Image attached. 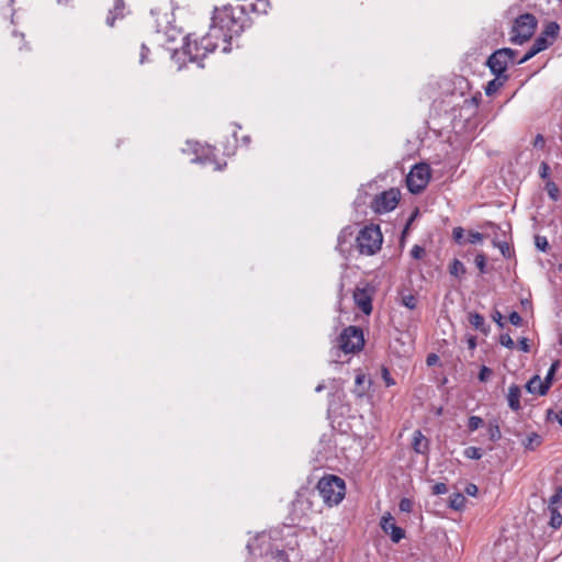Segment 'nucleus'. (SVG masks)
<instances>
[{
  "instance_id": "obj_36",
  "label": "nucleus",
  "mask_w": 562,
  "mask_h": 562,
  "mask_svg": "<svg viewBox=\"0 0 562 562\" xmlns=\"http://www.w3.org/2000/svg\"><path fill=\"white\" fill-rule=\"evenodd\" d=\"M402 304L409 310H414L417 305V300L413 294L403 295Z\"/></svg>"
},
{
  "instance_id": "obj_34",
  "label": "nucleus",
  "mask_w": 562,
  "mask_h": 562,
  "mask_svg": "<svg viewBox=\"0 0 562 562\" xmlns=\"http://www.w3.org/2000/svg\"><path fill=\"white\" fill-rule=\"evenodd\" d=\"M562 502V486L557 487L554 494L550 497L548 508L558 507L557 504Z\"/></svg>"
},
{
  "instance_id": "obj_42",
  "label": "nucleus",
  "mask_w": 562,
  "mask_h": 562,
  "mask_svg": "<svg viewBox=\"0 0 562 562\" xmlns=\"http://www.w3.org/2000/svg\"><path fill=\"white\" fill-rule=\"evenodd\" d=\"M508 321L510 322V324H513L514 326H521L522 325V318L521 316L519 315V313L517 312H512L509 315H508Z\"/></svg>"
},
{
  "instance_id": "obj_64",
  "label": "nucleus",
  "mask_w": 562,
  "mask_h": 562,
  "mask_svg": "<svg viewBox=\"0 0 562 562\" xmlns=\"http://www.w3.org/2000/svg\"><path fill=\"white\" fill-rule=\"evenodd\" d=\"M471 102H472V103H474L475 105H477V100H476V98H472V99H471Z\"/></svg>"
},
{
  "instance_id": "obj_40",
  "label": "nucleus",
  "mask_w": 562,
  "mask_h": 562,
  "mask_svg": "<svg viewBox=\"0 0 562 562\" xmlns=\"http://www.w3.org/2000/svg\"><path fill=\"white\" fill-rule=\"evenodd\" d=\"M398 507L403 513H411L413 509V502L408 498H402L400 501Z\"/></svg>"
},
{
  "instance_id": "obj_6",
  "label": "nucleus",
  "mask_w": 562,
  "mask_h": 562,
  "mask_svg": "<svg viewBox=\"0 0 562 562\" xmlns=\"http://www.w3.org/2000/svg\"><path fill=\"white\" fill-rule=\"evenodd\" d=\"M537 19L531 13L519 15L510 31V42L516 45H521L531 38L537 29Z\"/></svg>"
},
{
  "instance_id": "obj_55",
  "label": "nucleus",
  "mask_w": 562,
  "mask_h": 562,
  "mask_svg": "<svg viewBox=\"0 0 562 562\" xmlns=\"http://www.w3.org/2000/svg\"><path fill=\"white\" fill-rule=\"evenodd\" d=\"M499 249L502 251V255L507 258L512 257L514 255V250H515V248H499Z\"/></svg>"
},
{
  "instance_id": "obj_63",
  "label": "nucleus",
  "mask_w": 562,
  "mask_h": 562,
  "mask_svg": "<svg viewBox=\"0 0 562 562\" xmlns=\"http://www.w3.org/2000/svg\"><path fill=\"white\" fill-rule=\"evenodd\" d=\"M150 13H151V15H157V14H159V12H158L157 10H155V9H153V10L150 11Z\"/></svg>"
},
{
  "instance_id": "obj_20",
  "label": "nucleus",
  "mask_w": 562,
  "mask_h": 562,
  "mask_svg": "<svg viewBox=\"0 0 562 562\" xmlns=\"http://www.w3.org/2000/svg\"><path fill=\"white\" fill-rule=\"evenodd\" d=\"M469 323L479 331L483 333V334H487L488 330H490V327L485 324V319L484 317L476 313V312H471L469 313Z\"/></svg>"
},
{
  "instance_id": "obj_1",
  "label": "nucleus",
  "mask_w": 562,
  "mask_h": 562,
  "mask_svg": "<svg viewBox=\"0 0 562 562\" xmlns=\"http://www.w3.org/2000/svg\"><path fill=\"white\" fill-rule=\"evenodd\" d=\"M233 38L231 33H226L217 23L211 22L209 32L198 40H191V35H187V41L183 46L182 55L189 58V61L196 63L200 68L203 67L201 63L209 53H212L218 46V43L224 44L223 52L228 53L231 50L229 42Z\"/></svg>"
},
{
  "instance_id": "obj_38",
  "label": "nucleus",
  "mask_w": 562,
  "mask_h": 562,
  "mask_svg": "<svg viewBox=\"0 0 562 562\" xmlns=\"http://www.w3.org/2000/svg\"><path fill=\"white\" fill-rule=\"evenodd\" d=\"M541 442V438L537 434L528 436L527 441L524 443L527 449H533V446H538Z\"/></svg>"
},
{
  "instance_id": "obj_10",
  "label": "nucleus",
  "mask_w": 562,
  "mask_h": 562,
  "mask_svg": "<svg viewBox=\"0 0 562 562\" xmlns=\"http://www.w3.org/2000/svg\"><path fill=\"white\" fill-rule=\"evenodd\" d=\"M430 180V167L427 164H416L406 176V187L411 193H420Z\"/></svg>"
},
{
  "instance_id": "obj_46",
  "label": "nucleus",
  "mask_w": 562,
  "mask_h": 562,
  "mask_svg": "<svg viewBox=\"0 0 562 562\" xmlns=\"http://www.w3.org/2000/svg\"><path fill=\"white\" fill-rule=\"evenodd\" d=\"M426 254V248H412L411 256L414 259H422Z\"/></svg>"
},
{
  "instance_id": "obj_54",
  "label": "nucleus",
  "mask_w": 562,
  "mask_h": 562,
  "mask_svg": "<svg viewBox=\"0 0 562 562\" xmlns=\"http://www.w3.org/2000/svg\"><path fill=\"white\" fill-rule=\"evenodd\" d=\"M437 360H438V356L435 353H430V355H428L426 362L428 366H432L437 362Z\"/></svg>"
},
{
  "instance_id": "obj_59",
  "label": "nucleus",
  "mask_w": 562,
  "mask_h": 562,
  "mask_svg": "<svg viewBox=\"0 0 562 562\" xmlns=\"http://www.w3.org/2000/svg\"><path fill=\"white\" fill-rule=\"evenodd\" d=\"M325 387H326V386H325V384H324V383H319V384L316 386L315 392L319 393V392L324 391V390H325Z\"/></svg>"
},
{
  "instance_id": "obj_27",
  "label": "nucleus",
  "mask_w": 562,
  "mask_h": 562,
  "mask_svg": "<svg viewBox=\"0 0 562 562\" xmlns=\"http://www.w3.org/2000/svg\"><path fill=\"white\" fill-rule=\"evenodd\" d=\"M467 244L476 245L482 244L484 241V234L480 232L469 231L465 234Z\"/></svg>"
},
{
  "instance_id": "obj_49",
  "label": "nucleus",
  "mask_w": 562,
  "mask_h": 562,
  "mask_svg": "<svg viewBox=\"0 0 562 562\" xmlns=\"http://www.w3.org/2000/svg\"><path fill=\"white\" fill-rule=\"evenodd\" d=\"M549 172H550V167L547 162H542L540 165V170H539V173H540V177L542 179H546L549 177Z\"/></svg>"
},
{
  "instance_id": "obj_26",
  "label": "nucleus",
  "mask_w": 562,
  "mask_h": 562,
  "mask_svg": "<svg viewBox=\"0 0 562 562\" xmlns=\"http://www.w3.org/2000/svg\"><path fill=\"white\" fill-rule=\"evenodd\" d=\"M464 504H465V497L463 494L453 493L450 496L449 505L451 508L459 510V509L463 508Z\"/></svg>"
},
{
  "instance_id": "obj_56",
  "label": "nucleus",
  "mask_w": 562,
  "mask_h": 562,
  "mask_svg": "<svg viewBox=\"0 0 562 562\" xmlns=\"http://www.w3.org/2000/svg\"><path fill=\"white\" fill-rule=\"evenodd\" d=\"M535 246H549L546 237H536Z\"/></svg>"
},
{
  "instance_id": "obj_9",
  "label": "nucleus",
  "mask_w": 562,
  "mask_h": 562,
  "mask_svg": "<svg viewBox=\"0 0 562 562\" xmlns=\"http://www.w3.org/2000/svg\"><path fill=\"white\" fill-rule=\"evenodd\" d=\"M516 50L512 48H501L495 50L487 59L486 64L493 75L507 76L508 65L517 64Z\"/></svg>"
},
{
  "instance_id": "obj_7",
  "label": "nucleus",
  "mask_w": 562,
  "mask_h": 562,
  "mask_svg": "<svg viewBox=\"0 0 562 562\" xmlns=\"http://www.w3.org/2000/svg\"><path fill=\"white\" fill-rule=\"evenodd\" d=\"M364 346L363 331L357 326H348L338 338L337 351L353 353L360 351Z\"/></svg>"
},
{
  "instance_id": "obj_24",
  "label": "nucleus",
  "mask_w": 562,
  "mask_h": 562,
  "mask_svg": "<svg viewBox=\"0 0 562 562\" xmlns=\"http://www.w3.org/2000/svg\"><path fill=\"white\" fill-rule=\"evenodd\" d=\"M449 272L451 276L461 279L465 274V267L460 260L454 259L449 267Z\"/></svg>"
},
{
  "instance_id": "obj_41",
  "label": "nucleus",
  "mask_w": 562,
  "mask_h": 562,
  "mask_svg": "<svg viewBox=\"0 0 562 562\" xmlns=\"http://www.w3.org/2000/svg\"><path fill=\"white\" fill-rule=\"evenodd\" d=\"M492 373L493 371L488 367L483 366L479 373V380L481 382H486L491 378Z\"/></svg>"
},
{
  "instance_id": "obj_58",
  "label": "nucleus",
  "mask_w": 562,
  "mask_h": 562,
  "mask_svg": "<svg viewBox=\"0 0 562 562\" xmlns=\"http://www.w3.org/2000/svg\"><path fill=\"white\" fill-rule=\"evenodd\" d=\"M492 244L493 246H497V247H501V246H508V243L506 240H496V239H493L492 240Z\"/></svg>"
},
{
  "instance_id": "obj_33",
  "label": "nucleus",
  "mask_w": 562,
  "mask_h": 562,
  "mask_svg": "<svg viewBox=\"0 0 562 562\" xmlns=\"http://www.w3.org/2000/svg\"><path fill=\"white\" fill-rule=\"evenodd\" d=\"M559 367H560V362L557 360L551 364V367L548 370V373L543 380V382L548 383V390L550 389L551 382H552L553 376H554L557 370L559 369Z\"/></svg>"
},
{
  "instance_id": "obj_15",
  "label": "nucleus",
  "mask_w": 562,
  "mask_h": 562,
  "mask_svg": "<svg viewBox=\"0 0 562 562\" xmlns=\"http://www.w3.org/2000/svg\"><path fill=\"white\" fill-rule=\"evenodd\" d=\"M551 41L546 38L542 34H540L533 42L532 46L528 49V52L517 61V65L525 64L538 53L547 49L551 45Z\"/></svg>"
},
{
  "instance_id": "obj_32",
  "label": "nucleus",
  "mask_w": 562,
  "mask_h": 562,
  "mask_svg": "<svg viewBox=\"0 0 562 562\" xmlns=\"http://www.w3.org/2000/svg\"><path fill=\"white\" fill-rule=\"evenodd\" d=\"M483 424H484V420L481 417L470 416L469 420H468V428L472 432V431L477 430L480 427H482Z\"/></svg>"
},
{
  "instance_id": "obj_30",
  "label": "nucleus",
  "mask_w": 562,
  "mask_h": 562,
  "mask_svg": "<svg viewBox=\"0 0 562 562\" xmlns=\"http://www.w3.org/2000/svg\"><path fill=\"white\" fill-rule=\"evenodd\" d=\"M419 215V211L418 209H415L412 214L409 215V217L407 218L406 221V224H405V227L402 232V236H401V243L404 244L405 241V236L406 234L408 233L409 228H411V225L413 224V222L418 217Z\"/></svg>"
},
{
  "instance_id": "obj_21",
  "label": "nucleus",
  "mask_w": 562,
  "mask_h": 562,
  "mask_svg": "<svg viewBox=\"0 0 562 562\" xmlns=\"http://www.w3.org/2000/svg\"><path fill=\"white\" fill-rule=\"evenodd\" d=\"M494 76H495V78L493 80L488 81V83L485 87L486 95L494 94L501 87L504 86V83L508 79V76H502V75H494Z\"/></svg>"
},
{
  "instance_id": "obj_44",
  "label": "nucleus",
  "mask_w": 562,
  "mask_h": 562,
  "mask_svg": "<svg viewBox=\"0 0 562 562\" xmlns=\"http://www.w3.org/2000/svg\"><path fill=\"white\" fill-rule=\"evenodd\" d=\"M485 260H486L485 256L482 254H479L475 257V265L479 268V270L481 271V273L485 272Z\"/></svg>"
},
{
  "instance_id": "obj_13",
  "label": "nucleus",
  "mask_w": 562,
  "mask_h": 562,
  "mask_svg": "<svg viewBox=\"0 0 562 562\" xmlns=\"http://www.w3.org/2000/svg\"><path fill=\"white\" fill-rule=\"evenodd\" d=\"M381 528L385 533L390 535L395 543L400 542L405 536L404 530L395 525L394 518L390 514L382 516Z\"/></svg>"
},
{
  "instance_id": "obj_8",
  "label": "nucleus",
  "mask_w": 562,
  "mask_h": 562,
  "mask_svg": "<svg viewBox=\"0 0 562 562\" xmlns=\"http://www.w3.org/2000/svg\"><path fill=\"white\" fill-rule=\"evenodd\" d=\"M183 153H191L193 157L191 162L201 165H213L214 170H222L226 162L222 166L215 159L214 148L211 146H202L199 143L187 142V147L182 149Z\"/></svg>"
},
{
  "instance_id": "obj_61",
  "label": "nucleus",
  "mask_w": 562,
  "mask_h": 562,
  "mask_svg": "<svg viewBox=\"0 0 562 562\" xmlns=\"http://www.w3.org/2000/svg\"><path fill=\"white\" fill-rule=\"evenodd\" d=\"M363 379H364V375H362V374H358V375L356 376V383H357V384H361V383L363 382Z\"/></svg>"
},
{
  "instance_id": "obj_50",
  "label": "nucleus",
  "mask_w": 562,
  "mask_h": 562,
  "mask_svg": "<svg viewBox=\"0 0 562 562\" xmlns=\"http://www.w3.org/2000/svg\"><path fill=\"white\" fill-rule=\"evenodd\" d=\"M518 345H519V349L524 352H529L530 351V346L528 344V339L527 338H521L519 339L518 341Z\"/></svg>"
},
{
  "instance_id": "obj_12",
  "label": "nucleus",
  "mask_w": 562,
  "mask_h": 562,
  "mask_svg": "<svg viewBox=\"0 0 562 562\" xmlns=\"http://www.w3.org/2000/svg\"><path fill=\"white\" fill-rule=\"evenodd\" d=\"M383 235L379 225H366L357 232L355 246H382Z\"/></svg>"
},
{
  "instance_id": "obj_57",
  "label": "nucleus",
  "mask_w": 562,
  "mask_h": 562,
  "mask_svg": "<svg viewBox=\"0 0 562 562\" xmlns=\"http://www.w3.org/2000/svg\"><path fill=\"white\" fill-rule=\"evenodd\" d=\"M468 346L470 349H474L476 347V338L474 336H470L468 338Z\"/></svg>"
},
{
  "instance_id": "obj_11",
  "label": "nucleus",
  "mask_w": 562,
  "mask_h": 562,
  "mask_svg": "<svg viewBox=\"0 0 562 562\" xmlns=\"http://www.w3.org/2000/svg\"><path fill=\"white\" fill-rule=\"evenodd\" d=\"M401 192L398 189H390L378 194L371 207L375 213L383 214L393 211L398 204Z\"/></svg>"
},
{
  "instance_id": "obj_5",
  "label": "nucleus",
  "mask_w": 562,
  "mask_h": 562,
  "mask_svg": "<svg viewBox=\"0 0 562 562\" xmlns=\"http://www.w3.org/2000/svg\"><path fill=\"white\" fill-rule=\"evenodd\" d=\"M270 533H260L252 542L247 544V549L251 554L271 558L276 562H288V554L280 548L279 544L273 543Z\"/></svg>"
},
{
  "instance_id": "obj_62",
  "label": "nucleus",
  "mask_w": 562,
  "mask_h": 562,
  "mask_svg": "<svg viewBox=\"0 0 562 562\" xmlns=\"http://www.w3.org/2000/svg\"><path fill=\"white\" fill-rule=\"evenodd\" d=\"M224 154L227 155V156L233 155L234 154V147H232V148L225 147Z\"/></svg>"
},
{
  "instance_id": "obj_14",
  "label": "nucleus",
  "mask_w": 562,
  "mask_h": 562,
  "mask_svg": "<svg viewBox=\"0 0 562 562\" xmlns=\"http://www.w3.org/2000/svg\"><path fill=\"white\" fill-rule=\"evenodd\" d=\"M353 300L359 310L369 315L372 312V297L366 288H356L353 292Z\"/></svg>"
},
{
  "instance_id": "obj_19",
  "label": "nucleus",
  "mask_w": 562,
  "mask_h": 562,
  "mask_svg": "<svg viewBox=\"0 0 562 562\" xmlns=\"http://www.w3.org/2000/svg\"><path fill=\"white\" fill-rule=\"evenodd\" d=\"M124 9H125V3L123 0H114V8L112 10H110V12L108 14L106 24L109 26H113L116 19L123 18Z\"/></svg>"
},
{
  "instance_id": "obj_22",
  "label": "nucleus",
  "mask_w": 562,
  "mask_h": 562,
  "mask_svg": "<svg viewBox=\"0 0 562 562\" xmlns=\"http://www.w3.org/2000/svg\"><path fill=\"white\" fill-rule=\"evenodd\" d=\"M357 228L353 226H346L341 229L338 235V246H344L345 244H351V240H356Z\"/></svg>"
},
{
  "instance_id": "obj_45",
  "label": "nucleus",
  "mask_w": 562,
  "mask_h": 562,
  "mask_svg": "<svg viewBox=\"0 0 562 562\" xmlns=\"http://www.w3.org/2000/svg\"><path fill=\"white\" fill-rule=\"evenodd\" d=\"M382 378H383L386 386H392L395 384L394 379L391 376V374L386 368L382 369Z\"/></svg>"
},
{
  "instance_id": "obj_17",
  "label": "nucleus",
  "mask_w": 562,
  "mask_h": 562,
  "mask_svg": "<svg viewBox=\"0 0 562 562\" xmlns=\"http://www.w3.org/2000/svg\"><path fill=\"white\" fill-rule=\"evenodd\" d=\"M526 389L531 394L544 395L548 392V383L535 375L527 382Z\"/></svg>"
},
{
  "instance_id": "obj_52",
  "label": "nucleus",
  "mask_w": 562,
  "mask_h": 562,
  "mask_svg": "<svg viewBox=\"0 0 562 562\" xmlns=\"http://www.w3.org/2000/svg\"><path fill=\"white\" fill-rule=\"evenodd\" d=\"M546 144L544 137L541 134H538L533 140V146L536 148H543Z\"/></svg>"
},
{
  "instance_id": "obj_2",
  "label": "nucleus",
  "mask_w": 562,
  "mask_h": 562,
  "mask_svg": "<svg viewBox=\"0 0 562 562\" xmlns=\"http://www.w3.org/2000/svg\"><path fill=\"white\" fill-rule=\"evenodd\" d=\"M156 33L165 37L164 41L159 40V42L166 45L168 50L172 52L171 57L178 63L179 55L182 54L187 41L184 40L186 36H182L181 30L171 25L168 13L164 14L162 21L156 19Z\"/></svg>"
},
{
  "instance_id": "obj_18",
  "label": "nucleus",
  "mask_w": 562,
  "mask_h": 562,
  "mask_svg": "<svg viewBox=\"0 0 562 562\" xmlns=\"http://www.w3.org/2000/svg\"><path fill=\"white\" fill-rule=\"evenodd\" d=\"M520 395H521V390L518 385L513 384L509 386L508 394H507V401H508V406L514 412H518L521 408Z\"/></svg>"
},
{
  "instance_id": "obj_48",
  "label": "nucleus",
  "mask_w": 562,
  "mask_h": 562,
  "mask_svg": "<svg viewBox=\"0 0 562 562\" xmlns=\"http://www.w3.org/2000/svg\"><path fill=\"white\" fill-rule=\"evenodd\" d=\"M148 53H149V48L145 44H143L140 47V55H139V64L140 65L146 63Z\"/></svg>"
},
{
  "instance_id": "obj_53",
  "label": "nucleus",
  "mask_w": 562,
  "mask_h": 562,
  "mask_svg": "<svg viewBox=\"0 0 562 562\" xmlns=\"http://www.w3.org/2000/svg\"><path fill=\"white\" fill-rule=\"evenodd\" d=\"M477 486L475 484H468L465 487V493L470 496H475L477 494Z\"/></svg>"
},
{
  "instance_id": "obj_25",
  "label": "nucleus",
  "mask_w": 562,
  "mask_h": 562,
  "mask_svg": "<svg viewBox=\"0 0 562 562\" xmlns=\"http://www.w3.org/2000/svg\"><path fill=\"white\" fill-rule=\"evenodd\" d=\"M549 513H550V521H549V525L553 528V529H558L561 527L562 525V515L559 510L558 507H554V508H548Z\"/></svg>"
},
{
  "instance_id": "obj_51",
  "label": "nucleus",
  "mask_w": 562,
  "mask_h": 562,
  "mask_svg": "<svg viewBox=\"0 0 562 562\" xmlns=\"http://www.w3.org/2000/svg\"><path fill=\"white\" fill-rule=\"evenodd\" d=\"M361 255L373 256L378 254L381 248H358Z\"/></svg>"
},
{
  "instance_id": "obj_4",
  "label": "nucleus",
  "mask_w": 562,
  "mask_h": 562,
  "mask_svg": "<svg viewBox=\"0 0 562 562\" xmlns=\"http://www.w3.org/2000/svg\"><path fill=\"white\" fill-rule=\"evenodd\" d=\"M317 491L324 503L329 507L338 505L345 497V481L336 475L322 477L317 483Z\"/></svg>"
},
{
  "instance_id": "obj_31",
  "label": "nucleus",
  "mask_w": 562,
  "mask_h": 562,
  "mask_svg": "<svg viewBox=\"0 0 562 562\" xmlns=\"http://www.w3.org/2000/svg\"><path fill=\"white\" fill-rule=\"evenodd\" d=\"M269 8H270V3L267 0H257L252 4V11L257 12L259 14H266L268 12Z\"/></svg>"
},
{
  "instance_id": "obj_28",
  "label": "nucleus",
  "mask_w": 562,
  "mask_h": 562,
  "mask_svg": "<svg viewBox=\"0 0 562 562\" xmlns=\"http://www.w3.org/2000/svg\"><path fill=\"white\" fill-rule=\"evenodd\" d=\"M546 191H547L549 198L552 201L555 202V201L559 200V198H560V190H559L558 186L553 181H551V180L547 181V183H546Z\"/></svg>"
},
{
  "instance_id": "obj_3",
  "label": "nucleus",
  "mask_w": 562,
  "mask_h": 562,
  "mask_svg": "<svg viewBox=\"0 0 562 562\" xmlns=\"http://www.w3.org/2000/svg\"><path fill=\"white\" fill-rule=\"evenodd\" d=\"M244 11L239 7L224 5L214 10L212 20L217 23L226 33L232 36L238 35L243 31Z\"/></svg>"
},
{
  "instance_id": "obj_23",
  "label": "nucleus",
  "mask_w": 562,
  "mask_h": 562,
  "mask_svg": "<svg viewBox=\"0 0 562 562\" xmlns=\"http://www.w3.org/2000/svg\"><path fill=\"white\" fill-rule=\"evenodd\" d=\"M559 32H560V25L557 23V22H549L543 31L541 32V34L548 38L549 41H551V43H553V41L558 37L559 35Z\"/></svg>"
},
{
  "instance_id": "obj_43",
  "label": "nucleus",
  "mask_w": 562,
  "mask_h": 562,
  "mask_svg": "<svg viewBox=\"0 0 562 562\" xmlns=\"http://www.w3.org/2000/svg\"><path fill=\"white\" fill-rule=\"evenodd\" d=\"M448 492V486L445 483H437L432 486V494L434 495H442Z\"/></svg>"
},
{
  "instance_id": "obj_37",
  "label": "nucleus",
  "mask_w": 562,
  "mask_h": 562,
  "mask_svg": "<svg viewBox=\"0 0 562 562\" xmlns=\"http://www.w3.org/2000/svg\"><path fill=\"white\" fill-rule=\"evenodd\" d=\"M488 435L492 441L499 440L502 437L499 426L497 424H491L488 427Z\"/></svg>"
},
{
  "instance_id": "obj_35",
  "label": "nucleus",
  "mask_w": 562,
  "mask_h": 562,
  "mask_svg": "<svg viewBox=\"0 0 562 562\" xmlns=\"http://www.w3.org/2000/svg\"><path fill=\"white\" fill-rule=\"evenodd\" d=\"M452 238L459 245L467 244V241H465V232H464V229L462 227L453 228Z\"/></svg>"
},
{
  "instance_id": "obj_39",
  "label": "nucleus",
  "mask_w": 562,
  "mask_h": 562,
  "mask_svg": "<svg viewBox=\"0 0 562 562\" xmlns=\"http://www.w3.org/2000/svg\"><path fill=\"white\" fill-rule=\"evenodd\" d=\"M499 344L508 349H513L515 344L508 334H502L499 336Z\"/></svg>"
},
{
  "instance_id": "obj_60",
  "label": "nucleus",
  "mask_w": 562,
  "mask_h": 562,
  "mask_svg": "<svg viewBox=\"0 0 562 562\" xmlns=\"http://www.w3.org/2000/svg\"><path fill=\"white\" fill-rule=\"evenodd\" d=\"M557 420H558V423L560 424V426L562 427V409L558 412V414H557Z\"/></svg>"
},
{
  "instance_id": "obj_16",
  "label": "nucleus",
  "mask_w": 562,
  "mask_h": 562,
  "mask_svg": "<svg viewBox=\"0 0 562 562\" xmlns=\"http://www.w3.org/2000/svg\"><path fill=\"white\" fill-rule=\"evenodd\" d=\"M412 449L417 454L426 457L429 454L430 441L426 436L423 435V432L419 429L413 432Z\"/></svg>"
},
{
  "instance_id": "obj_47",
  "label": "nucleus",
  "mask_w": 562,
  "mask_h": 562,
  "mask_svg": "<svg viewBox=\"0 0 562 562\" xmlns=\"http://www.w3.org/2000/svg\"><path fill=\"white\" fill-rule=\"evenodd\" d=\"M493 321L501 327H504L503 315L499 311L495 310L492 314Z\"/></svg>"
},
{
  "instance_id": "obj_29",
  "label": "nucleus",
  "mask_w": 562,
  "mask_h": 562,
  "mask_svg": "<svg viewBox=\"0 0 562 562\" xmlns=\"http://www.w3.org/2000/svg\"><path fill=\"white\" fill-rule=\"evenodd\" d=\"M463 454L465 458L472 460H479L483 456L482 449L473 446L465 448Z\"/></svg>"
}]
</instances>
